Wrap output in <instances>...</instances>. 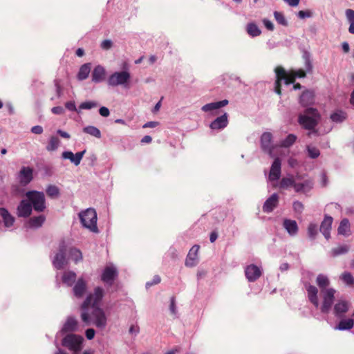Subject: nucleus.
I'll list each match as a JSON object with an SVG mask.
<instances>
[{
  "label": "nucleus",
  "instance_id": "obj_1",
  "mask_svg": "<svg viewBox=\"0 0 354 354\" xmlns=\"http://www.w3.org/2000/svg\"><path fill=\"white\" fill-rule=\"evenodd\" d=\"M317 284L320 289L318 295V289L312 285H306V290L310 302L323 313H328L331 309L334 302L335 290L329 288L330 281L324 274H319L316 280Z\"/></svg>",
  "mask_w": 354,
  "mask_h": 354
},
{
  "label": "nucleus",
  "instance_id": "obj_2",
  "mask_svg": "<svg viewBox=\"0 0 354 354\" xmlns=\"http://www.w3.org/2000/svg\"><path fill=\"white\" fill-rule=\"evenodd\" d=\"M104 296V289L95 287L92 292L86 297L82 305V319L84 322L88 324L93 322L97 327H104L106 319L104 312L100 308V301Z\"/></svg>",
  "mask_w": 354,
  "mask_h": 354
},
{
  "label": "nucleus",
  "instance_id": "obj_3",
  "mask_svg": "<svg viewBox=\"0 0 354 354\" xmlns=\"http://www.w3.org/2000/svg\"><path fill=\"white\" fill-rule=\"evenodd\" d=\"M27 201H22L18 207L19 216H28L33 206L35 210L42 212L45 209L44 194L42 192L31 191L26 193Z\"/></svg>",
  "mask_w": 354,
  "mask_h": 354
},
{
  "label": "nucleus",
  "instance_id": "obj_4",
  "mask_svg": "<svg viewBox=\"0 0 354 354\" xmlns=\"http://www.w3.org/2000/svg\"><path fill=\"white\" fill-rule=\"evenodd\" d=\"M275 73L277 80L274 91L279 95L281 93V82L283 81L286 84H290L295 82L296 77H304L306 76V73L304 70L299 69L297 71H290L288 72L282 66H277L275 68Z\"/></svg>",
  "mask_w": 354,
  "mask_h": 354
},
{
  "label": "nucleus",
  "instance_id": "obj_5",
  "mask_svg": "<svg viewBox=\"0 0 354 354\" xmlns=\"http://www.w3.org/2000/svg\"><path fill=\"white\" fill-rule=\"evenodd\" d=\"M292 187L295 192H306L313 187V181L310 179L304 180L303 177L299 174L295 178L293 176L283 178L280 182V187L286 189Z\"/></svg>",
  "mask_w": 354,
  "mask_h": 354
},
{
  "label": "nucleus",
  "instance_id": "obj_6",
  "mask_svg": "<svg viewBox=\"0 0 354 354\" xmlns=\"http://www.w3.org/2000/svg\"><path fill=\"white\" fill-rule=\"evenodd\" d=\"M319 119L317 111L315 109H307L304 113L299 116V123L306 129H313L317 125Z\"/></svg>",
  "mask_w": 354,
  "mask_h": 354
},
{
  "label": "nucleus",
  "instance_id": "obj_7",
  "mask_svg": "<svg viewBox=\"0 0 354 354\" xmlns=\"http://www.w3.org/2000/svg\"><path fill=\"white\" fill-rule=\"evenodd\" d=\"M80 218L82 225L93 232H97V213L95 209L89 208L81 212Z\"/></svg>",
  "mask_w": 354,
  "mask_h": 354
},
{
  "label": "nucleus",
  "instance_id": "obj_8",
  "mask_svg": "<svg viewBox=\"0 0 354 354\" xmlns=\"http://www.w3.org/2000/svg\"><path fill=\"white\" fill-rule=\"evenodd\" d=\"M82 341L83 338L82 336L70 334L64 338L62 344L69 350L77 353L82 348Z\"/></svg>",
  "mask_w": 354,
  "mask_h": 354
},
{
  "label": "nucleus",
  "instance_id": "obj_9",
  "mask_svg": "<svg viewBox=\"0 0 354 354\" xmlns=\"http://www.w3.org/2000/svg\"><path fill=\"white\" fill-rule=\"evenodd\" d=\"M130 78V73L127 71L115 72L109 77L108 83L111 86L124 85L127 86Z\"/></svg>",
  "mask_w": 354,
  "mask_h": 354
},
{
  "label": "nucleus",
  "instance_id": "obj_10",
  "mask_svg": "<svg viewBox=\"0 0 354 354\" xmlns=\"http://www.w3.org/2000/svg\"><path fill=\"white\" fill-rule=\"evenodd\" d=\"M118 277V271L115 267L112 265H106L102 270L101 280L109 286H111Z\"/></svg>",
  "mask_w": 354,
  "mask_h": 354
},
{
  "label": "nucleus",
  "instance_id": "obj_11",
  "mask_svg": "<svg viewBox=\"0 0 354 354\" xmlns=\"http://www.w3.org/2000/svg\"><path fill=\"white\" fill-rule=\"evenodd\" d=\"M245 274L250 281H254L261 277L262 272L259 267L251 264L246 267Z\"/></svg>",
  "mask_w": 354,
  "mask_h": 354
},
{
  "label": "nucleus",
  "instance_id": "obj_12",
  "mask_svg": "<svg viewBox=\"0 0 354 354\" xmlns=\"http://www.w3.org/2000/svg\"><path fill=\"white\" fill-rule=\"evenodd\" d=\"M227 104L228 101L227 100H224L216 102H212L204 105L202 107V110L204 112H210L212 114L216 115L218 113V110L220 108L226 106Z\"/></svg>",
  "mask_w": 354,
  "mask_h": 354
},
{
  "label": "nucleus",
  "instance_id": "obj_13",
  "mask_svg": "<svg viewBox=\"0 0 354 354\" xmlns=\"http://www.w3.org/2000/svg\"><path fill=\"white\" fill-rule=\"evenodd\" d=\"M281 174V160L279 158H276L272 165L269 180L270 181L277 180Z\"/></svg>",
  "mask_w": 354,
  "mask_h": 354
},
{
  "label": "nucleus",
  "instance_id": "obj_14",
  "mask_svg": "<svg viewBox=\"0 0 354 354\" xmlns=\"http://www.w3.org/2000/svg\"><path fill=\"white\" fill-rule=\"evenodd\" d=\"M199 250V245H194L189 250L186 261L185 265L189 267H193L198 263L197 254Z\"/></svg>",
  "mask_w": 354,
  "mask_h": 354
},
{
  "label": "nucleus",
  "instance_id": "obj_15",
  "mask_svg": "<svg viewBox=\"0 0 354 354\" xmlns=\"http://www.w3.org/2000/svg\"><path fill=\"white\" fill-rule=\"evenodd\" d=\"M19 182L23 185H26L32 179V169L30 167L21 168L19 175Z\"/></svg>",
  "mask_w": 354,
  "mask_h": 354
},
{
  "label": "nucleus",
  "instance_id": "obj_16",
  "mask_svg": "<svg viewBox=\"0 0 354 354\" xmlns=\"http://www.w3.org/2000/svg\"><path fill=\"white\" fill-rule=\"evenodd\" d=\"M86 288V281L83 277L79 278L73 288L75 295L77 297H82L85 293Z\"/></svg>",
  "mask_w": 354,
  "mask_h": 354
},
{
  "label": "nucleus",
  "instance_id": "obj_17",
  "mask_svg": "<svg viewBox=\"0 0 354 354\" xmlns=\"http://www.w3.org/2000/svg\"><path fill=\"white\" fill-rule=\"evenodd\" d=\"M348 303L342 299H339L335 304L334 306V313L337 317H342L348 310Z\"/></svg>",
  "mask_w": 354,
  "mask_h": 354
},
{
  "label": "nucleus",
  "instance_id": "obj_18",
  "mask_svg": "<svg viewBox=\"0 0 354 354\" xmlns=\"http://www.w3.org/2000/svg\"><path fill=\"white\" fill-rule=\"evenodd\" d=\"M53 264L57 269H62L66 265L65 249L64 248H60L59 252L55 255Z\"/></svg>",
  "mask_w": 354,
  "mask_h": 354
},
{
  "label": "nucleus",
  "instance_id": "obj_19",
  "mask_svg": "<svg viewBox=\"0 0 354 354\" xmlns=\"http://www.w3.org/2000/svg\"><path fill=\"white\" fill-rule=\"evenodd\" d=\"M228 124L227 120V113H224L221 117H218L216 120H214L210 124V128L212 129H222L227 127Z\"/></svg>",
  "mask_w": 354,
  "mask_h": 354
},
{
  "label": "nucleus",
  "instance_id": "obj_20",
  "mask_svg": "<svg viewBox=\"0 0 354 354\" xmlns=\"http://www.w3.org/2000/svg\"><path fill=\"white\" fill-rule=\"evenodd\" d=\"M279 201V197L277 194H272L269 198L265 202L263 209L265 212H271L274 208L277 205Z\"/></svg>",
  "mask_w": 354,
  "mask_h": 354
},
{
  "label": "nucleus",
  "instance_id": "obj_21",
  "mask_svg": "<svg viewBox=\"0 0 354 354\" xmlns=\"http://www.w3.org/2000/svg\"><path fill=\"white\" fill-rule=\"evenodd\" d=\"M332 223L333 218L331 216H326L321 224L320 231L326 239L330 238V230Z\"/></svg>",
  "mask_w": 354,
  "mask_h": 354
},
{
  "label": "nucleus",
  "instance_id": "obj_22",
  "mask_svg": "<svg viewBox=\"0 0 354 354\" xmlns=\"http://www.w3.org/2000/svg\"><path fill=\"white\" fill-rule=\"evenodd\" d=\"M271 141L272 134L270 133L266 132L261 136V146L263 149L272 156Z\"/></svg>",
  "mask_w": 354,
  "mask_h": 354
},
{
  "label": "nucleus",
  "instance_id": "obj_23",
  "mask_svg": "<svg viewBox=\"0 0 354 354\" xmlns=\"http://www.w3.org/2000/svg\"><path fill=\"white\" fill-rule=\"evenodd\" d=\"M105 69L101 66H97L92 73V80L95 82H102L105 78Z\"/></svg>",
  "mask_w": 354,
  "mask_h": 354
},
{
  "label": "nucleus",
  "instance_id": "obj_24",
  "mask_svg": "<svg viewBox=\"0 0 354 354\" xmlns=\"http://www.w3.org/2000/svg\"><path fill=\"white\" fill-rule=\"evenodd\" d=\"M314 102V93L310 91L303 92L300 97V102L302 106H306L310 105Z\"/></svg>",
  "mask_w": 354,
  "mask_h": 354
},
{
  "label": "nucleus",
  "instance_id": "obj_25",
  "mask_svg": "<svg viewBox=\"0 0 354 354\" xmlns=\"http://www.w3.org/2000/svg\"><path fill=\"white\" fill-rule=\"evenodd\" d=\"M0 216L2 218L6 227H10L12 225L15 218L11 216L8 212L4 208H0Z\"/></svg>",
  "mask_w": 354,
  "mask_h": 354
},
{
  "label": "nucleus",
  "instance_id": "obj_26",
  "mask_svg": "<svg viewBox=\"0 0 354 354\" xmlns=\"http://www.w3.org/2000/svg\"><path fill=\"white\" fill-rule=\"evenodd\" d=\"M283 226L290 235H295L297 234L298 227L296 221L286 219L283 222Z\"/></svg>",
  "mask_w": 354,
  "mask_h": 354
},
{
  "label": "nucleus",
  "instance_id": "obj_27",
  "mask_svg": "<svg viewBox=\"0 0 354 354\" xmlns=\"http://www.w3.org/2000/svg\"><path fill=\"white\" fill-rule=\"evenodd\" d=\"M76 279V274L72 271H66L64 272L62 281L64 283L68 285V286H71Z\"/></svg>",
  "mask_w": 354,
  "mask_h": 354
},
{
  "label": "nucleus",
  "instance_id": "obj_28",
  "mask_svg": "<svg viewBox=\"0 0 354 354\" xmlns=\"http://www.w3.org/2000/svg\"><path fill=\"white\" fill-rule=\"evenodd\" d=\"M246 31L248 34L254 37L261 35V31L257 26V25L253 22L249 23L246 26Z\"/></svg>",
  "mask_w": 354,
  "mask_h": 354
},
{
  "label": "nucleus",
  "instance_id": "obj_29",
  "mask_svg": "<svg viewBox=\"0 0 354 354\" xmlns=\"http://www.w3.org/2000/svg\"><path fill=\"white\" fill-rule=\"evenodd\" d=\"M91 71V66L90 64H85L82 65L79 71L77 74V78L80 80H85L88 76Z\"/></svg>",
  "mask_w": 354,
  "mask_h": 354
},
{
  "label": "nucleus",
  "instance_id": "obj_30",
  "mask_svg": "<svg viewBox=\"0 0 354 354\" xmlns=\"http://www.w3.org/2000/svg\"><path fill=\"white\" fill-rule=\"evenodd\" d=\"M350 232V224L347 219H343L338 227V233L342 235H348Z\"/></svg>",
  "mask_w": 354,
  "mask_h": 354
},
{
  "label": "nucleus",
  "instance_id": "obj_31",
  "mask_svg": "<svg viewBox=\"0 0 354 354\" xmlns=\"http://www.w3.org/2000/svg\"><path fill=\"white\" fill-rule=\"evenodd\" d=\"M77 325V321L73 317H68L64 325L63 330L65 332L75 330Z\"/></svg>",
  "mask_w": 354,
  "mask_h": 354
},
{
  "label": "nucleus",
  "instance_id": "obj_32",
  "mask_svg": "<svg viewBox=\"0 0 354 354\" xmlns=\"http://www.w3.org/2000/svg\"><path fill=\"white\" fill-rule=\"evenodd\" d=\"M353 326V320L352 319H342L336 327L339 330H349Z\"/></svg>",
  "mask_w": 354,
  "mask_h": 354
},
{
  "label": "nucleus",
  "instance_id": "obj_33",
  "mask_svg": "<svg viewBox=\"0 0 354 354\" xmlns=\"http://www.w3.org/2000/svg\"><path fill=\"white\" fill-rule=\"evenodd\" d=\"M59 139L56 136H52L46 146V149L48 151H54L56 149H57L59 145Z\"/></svg>",
  "mask_w": 354,
  "mask_h": 354
},
{
  "label": "nucleus",
  "instance_id": "obj_34",
  "mask_svg": "<svg viewBox=\"0 0 354 354\" xmlns=\"http://www.w3.org/2000/svg\"><path fill=\"white\" fill-rule=\"evenodd\" d=\"M45 218L43 216L32 217L30 219L28 224L31 227H40L44 223Z\"/></svg>",
  "mask_w": 354,
  "mask_h": 354
},
{
  "label": "nucleus",
  "instance_id": "obj_35",
  "mask_svg": "<svg viewBox=\"0 0 354 354\" xmlns=\"http://www.w3.org/2000/svg\"><path fill=\"white\" fill-rule=\"evenodd\" d=\"M84 132L88 134H90L91 136H93L95 138H100L101 137V133L100 131L93 126H88L83 129Z\"/></svg>",
  "mask_w": 354,
  "mask_h": 354
},
{
  "label": "nucleus",
  "instance_id": "obj_36",
  "mask_svg": "<svg viewBox=\"0 0 354 354\" xmlns=\"http://www.w3.org/2000/svg\"><path fill=\"white\" fill-rule=\"evenodd\" d=\"M346 113L342 111H337L330 115V118L333 122H339L346 118Z\"/></svg>",
  "mask_w": 354,
  "mask_h": 354
},
{
  "label": "nucleus",
  "instance_id": "obj_37",
  "mask_svg": "<svg viewBox=\"0 0 354 354\" xmlns=\"http://www.w3.org/2000/svg\"><path fill=\"white\" fill-rule=\"evenodd\" d=\"M341 279L348 286H354V278L349 272L343 273Z\"/></svg>",
  "mask_w": 354,
  "mask_h": 354
},
{
  "label": "nucleus",
  "instance_id": "obj_38",
  "mask_svg": "<svg viewBox=\"0 0 354 354\" xmlns=\"http://www.w3.org/2000/svg\"><path fill=\"white\" fill-rule=\"evenodd\" d=\"M70 257L75 262L80 261L82 258L81 252L75 248H71L69 251Z\"/></svg>",
  "mask_w": 354,
  "mask_h": 354
},
{
  "label": "nucleus",
  "instance_id": "obj_39",
  "mask_svg": "<svg viewBox=\"0 0 354 354\" xmlns=\"http://www.w3.org/2000/svg\"><path fill=\"white\" fill-rule=\"evenodd\" d=\"M274 16L278 24L284 26H288V22L282 12L275 11L274 12Z\"/></svg>",
  "mask_w": 354,
  "mask_h": 354
},
{
  "label": "nucleus",
  "instance_id": "obj_40",
  "mask_svg": "<svg viewBox=\"0 0 354 354\" xmlns=\"http://www.w3.org/2000/svg\"><path fill=\"white\" fill-rule=\"evenodd\" d=\"M296 136L293 134H290L287 138L282 142L281 146L284 147H288L292 145L296 140Z\"/></svg>",
  "mask_w": 354,
  "mask_h": 354
},
{
  "label": "nucleus",
  "instance_id": "obj_41",
  "mask_svg": "<svg viewBox=\"0 0 354 354\" xmlns=\"http://www.w3.org/2000/svg\"><path fill=\"white\" fill-rule=\"evenodd\" d=\"M307 149L308 156L313 158H317L320 154L319 150L314 146L309 145L308 146Z\"/></svg>",
  "mask_w": 354,
  "mask_h": 354
},
{
  "label": "nucleus",
  "instance_id": "obj_42",
  "mask_svg": "<svg viewBox=\"0 0 354 354\" xmlns=\"http://www.w3.org/2000/svg\"><path fill=\"white\" fill-rule=\"evenodd\" d=\"M48 196L52 198H56L59 195V189L54 185L49 186L46 189Z\"/></svg>",
  "mask_w": 354,
  "mask_h": 354
},
{
  "label": "nucleus",
  "instance_id": "obj_43",
  "mask_svg": "<svg viewBox=\"0 0 354 354\" xmlns=\"http://www.w3.org/2000/svg\"><path fill=\"white\" fill-rule=\"evenodd\" d=\"M97 106V104L95 102H82L80 105V109H91L93 107H96Z\"/></svg>",
  "mask_w": 354,
  "mask_h": 354
},
{
  "label": "nucleus",
  "instance_id": "obj_44",
  "mask_svg": "<svg viewBox=\"0 0 354 354\" xmlns=\"http://www.w3.org/2000/svg\"><path fill=\"white\" fill-rule=\"evenodd\" d=\"M84 151L76 153L75 155V158L73 160V162L75 163V165H78L80 163V161L84 156Z\"/></svg>",
  "mask_w": 354,
  "mask_h": 354
},
{
  "label": "nucleus",
  "instance_id": "obj_45",
  "mask_svg": "<svg viewBox=\"0 0 354 354\" xmlns=\"http://www.w3.org/2000/svg\"><path fill=\"white\" fill-rule=\"evenodd\" d=\"M308 234L310 237H314L315 235L317 234V225L315 224H310L308 226Z\"/></svg>",
  "mask_w": 354,
  "mask_h": 354
},
{
  "label": "nucleus",
  "instance_id": "obj_46",
  "mask_svg": "<svg viewBox=\"0 0 354 354\" xmlns=\"http://www.w3.org/2000/svg\"><path fill=\"white\" fill-rule=\"evenodd\" d=\"M346 17L350 23L354 22V10L351 9H347L346 10Z\"/></svg>",
  "mask_w": 354,
  "mask_h": 354
},
{
  "label": "nucleus",
  "instance_id": "obj_47",
  "mask_svg": "<svg viewBox=\"0 0 354 354\" xmlns=\"http://www.w3.org/2000/svg\"><path fill=\"white\" fill-rule=\"evenodd\" d=\"M263 23L265 27L268 30L272 31L274 30V25H273V24L270 21H269L268 19H263Z\"/></svg>",
  "mask_w": 354,
  "mask_h": 354
},
{
  "label": "nucleus",
  "instance_id": "obj_48",
  "mask_svg": "<svg viewBox=\"0 0 354 354\" xmlns=\"http://www.w3.org/2000/svg\"><path fill=\"white\" fill-rule=\"evenodd\" d=\"M65 106L67 109L70 110V111H77V109H76V106H75V102L73 101H69V102H67L66 104H65Z\"/></svg>",
  "mask_w": 354,
  "mask_h": 354
},
{
  "label": "nucleus",
  "instance_id": "obj_49",
  "mask_svg": "<svg viewBox=\"0 0 354 354\" xmlns=\"http://www.w3.org/2000/svg\"><path fill=\"white\" fill-rule=\"evenodd\" d=\"M51 111L56 115H62L64 113V109L62 106H55L52 108Z\"/></svg>",
  "mask_w": 354,
  "mask_h": 354
},
{
  "label": "nucleus",
  "instance_id": "obj_50",
  "mask_svg": "<svg viewBox=\"0 0 354 354\" xmlns=\"http://www.w3.org/2000/svg\"><path fill=\"white\" fill-rule=\"evenodd\" d=\"M303 205L300 202H295L294 204H293V208L295 209V212H301L303 209Z\"/></svg>",
  "mask_w": 354,
  "mask_h": 354
},
{
  "label": "nucleus",
  "instance_id": "obj_51",
  "mask_svg": "<svg viewBox=\"0 0 354 354\" xmlns=\"http://www.w3.org/2000/svg\"><path fill=\"white\" fill-rule=\"evenodd\" d=\"M62 156L64 158L69 159L72 162H73V158H75L74 153L73 152H71V151H65V152H64L62 153Z\"/></svg>",
  "mask_w": 354,
  "mask_h": 354
},
{
  "label": "nucleus",
  "instance_id": "obj_52",
  "mask_svg": "<svg viewBox=\"0 0 354 354\" xmlns=\"http://www.w3.org/2000/svg\"><path fill=\"white\" fill-rule=\"evenodd\" d=\"M298 16H299V17H300L301 19L305 18V17H309L311 16V12L308 10H307V11L301 10L298 12Z\"/></svg>",
  "mask_w": 354,
  "mask_h": 354
},
{
  "label": "nucleus",
  "instance_id": "obj_53",
  "mask_svg": "<svg viewBox=\"0 0 354 354\" xmlns=\"http://www.w3.org/2000/svg\"><path fill=\"white\" fill-rule=\"evenodd\" d=\"M99 112H100V114L102 115V116H104V117H107L109 115V111L107 108L106 107H101L99 110Z\"/></svg>",
  "mask_w": 354,
  "mask_h": 354
},
{
  "label": "nucleus",
  "instance_id": "obj_54",
  "mask_svg": "<svg viewBox=\"0 0 354 354\" xmlns=\"http://www.w3.org/2000/svg\"><path fill=\"white\" fill-rule=\"evenodd\" d=\"M31 131L35 134H41L43 132V129L41 126H35L32 128Z\"/></svg>",
  "mask_w": 354,
  "mask_h": 354
},
{
  "label": "nucleus",
  "instance_id": "obj_55",
  "mask_svg": "<svg viewBox=\"0 0 354 354\" xmlns=\"http://www.w3.org/2000/svg\"><path fill=\"white\" fill-rule=\"evenodd\" d=\"M111 46H112V43L109 40H105L101 44L102 48L104 49H106V50L110 48L111 47Z\"/></svg>",
  "mask_w": 354,
  "mask_h": 354
},
{
  "label": "nucleus",
  "instance_id": "obj_56",
  "mask_svg": "<svg viewBox=\"0 0 354 354\" xmlns=\"http://www.w3.org/2000/svg\"><path fill=\"white\" fill-rule=\"evenodd\" d=\"M95 330L93 329H88L86 331V336L88 339H91L94 337Z\"/></svg>",
  "mask_w": 354,
  "mask_h": 354
},
{
  "label": "nucleus",
  "instance_id": "obj_57",
  "mask_svg": "<svg viewBox=\"0 0 354 354\" xmlns=\"http://www.w3.org/2000/svg\"><path fill=\"white\" fill-rule=\"evenodd\" d=\"M158 125L157 122H149L143 125V128H154Z\"/></svg>",
  "mask_w": 354,
  "mask_h": 354
},
{
  "label": "nucleus",
  "instance_id": "obj_58",
  "mask_svg": "<svg viewBox=\"0 0 354 354\" xmlns=\"http://www.w3.org/2000/svg\"><path fill=\"white\" fill-rule=\"evenodd\" d=\"M291 6H296L299 4V0H285Z\"/></svg>",
  "mask_w": 354,
  "mask_h": 354
},
{
  "label": "nucleus",
  "instance_id": "obj_59",
  "mask_svg": "<svg viewBox=\"0 0 354 354\" xmlns=\"http://www.w3.org/2000/svg\"><path fill=\"white\" fill-rule=\"evenodd\" d=\"M152 140V138L151 136H144L142 140H141V142L142 143H150Z\"/></svg>",
  "mask_w": 354,
  "mask_h": 354
},
{
  "label": "nucleus",
  "instance_id": "obj_60",
  "mask_svg": "<svg viewBox=\"0 0 354 354\" xmlns=\"http://www.w3.org/2000/svg\"><path fill=\"white\" fill-rule=\"evenodd\" d=\"M129 332L131 333V334H136L138 333V326H135V325H133L130 327L129 328Z\"/></svg>",
  "mask_w": 354,
  "mask_h": 354
},
{
  "label": "nucleus",
  "instance_id": "obj_61",
  "mask_svg": "<svg viewBox=\"0 0 354 354\" xmlns=\"http://www.w3.org/2000/svg\"><path fill=\"white\" fill-rule=\"evenodd\" d=\"M217 237V233L216 232H212L210 234V241L212 243L214 242L216 240Z\"/></svg>",
  "mask_w": 354,
  "mask_h": 354
},
{
  "label": "nucleus",
  "instance_id": "obj_62",
  "mask_svg": "<svg viewBox=\"0 0 354 354\" xmlns=\"http://www.w3.org/2000/svg\"><path fill=\"white\" fill-rule=\"evenodd\" d=\"M57 133L62 137V138H70V136L68 133L66 132H64L63 131H61V130H58L57 131Z\"/></svg>",
  "mask_w": 354,
  "mask_h": 354
},
{
  "label": "nucleus",
  "instance_id": "obj_63",
  "mask_svg": "<svg viewBox=\"0 0 354 354\" xmlns=\"http://www.w3.org/2000/svg\"><path fill=\"white\" fill-rule=\"evenodd\" d=\"M170 310L172 312V313H175V299H174V297L171 298Z\"/></svg>",
  "mask_w": 354,
  "mask_h": 354
},
{
  "label": "nucleus",
  "instance_id": "obj_64",
  "mask_svg": "<svg viewBox=\"0 0 354 354\" xmlns=\"http://www.w3.org/2000/svg\"><path fill=\"white\" fill-rule=\"evenodd\" d=\"M349 32L354 34V22L350 23Z\"/></svg>",
  "mask_w": 354,
  "mask_h": 354
}]
</instances>
